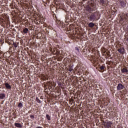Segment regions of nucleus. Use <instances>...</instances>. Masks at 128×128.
I'll return each instance as SVG.
<instances>
[{
  "mask_svg": "<svg viewBox=\"0 0 128 128\" xmlns=\"http://www.w3.org/2000/svg\"><path fill=\"white\" fill-rule=\"evenodd\" d=\"M87 12H88L89 13H87V18L90 20V22H96L100 18V14L98 11H96L94 12V10H96V4L92 2H89L88 6L86 8Z\"/></svg>",
  "mask_w": 128,
  "mask_h": 128,
  "instance_id": "f257e3e1",
  "label": "nucleus"
},
{
  "mask_svg": "<svg viewBox=\"0 0 128 128\" xmlns=\"http://www.w3.org/2000/svg\"><path fill=\"white\" fill-rule=\"evenodd\" d=\"M120 24L123 28H126L128 24V14L122 13L120 18Z\"/></svg>",
  "mask_w": 128,
  "mask_h": 128,
  "instance_id": "f03ea898",
  "label": "nucleus"
},
{
  "mask_svg": "<svg viewBox=\"0 0 128 128\" xmlns=\"http://www.w3.org/2000/svg\"><path fill=\"white\" fill-rule=\"evenodd\" d=\"M20 4H26V6H31L32 4V0H19Z\"/></svg>",
  "mask_w": 128,
  "mask_h": 128,
  "instance_id": "7ed1b4c3",
  "label": "nucleus"
},
{
  "mask_svg": "<svg viewBox=\"0 0 128 128\" xmlns=\"http://www.w3.org/2000/svg\"><path fill=\"white\" fill-rule=\"evenodd\" d=\"M99 4L102 6H108V0H100Z\"/></svg>",
  "mask_w": 128,
  "mask_h": 128,
  "instance_id": "20e7f679",
  "label": "nucleus"
},
{
  "mask_svg": "<svg viewBox=\"0 0 128 128\" xmlns=\"http://www.w3.org/2000/svg\"><path fill=\"white\" fill-rule=\"evenodd\" d=\"M68 70L70 72H74V64L72 62L70 63L68 66Z\"/></svg>",
  "mask_w": 128,
  "mask_h": 128,
  "instance_id": "39448f33",
  "label": "nucleus"
},
{
  "mask_svg": "<svg viewBox=\"0 0 128 128\" xmlns=\"http://www.w3.org/2000/svg\"><path fill=\"white\" fill-rule=\"evenodd\" d=\"M98 72H104V68H106V65L104 64H102V66L100 64L98 65Z\"/></svg>",
  "mask_w": 128,
  "mask_h": 128,
  "instance_id": "423d86ee",
  "label": "nucleus"
},
{
  "mask_svg": "<svg viewBox=\"0 0 128 128\" xmlns=\"http://www.w3.org/2000/svg\"><path fill=\"white\" fill-rule=\"evenodd\" d=\"M9 54H12L14 52H16V48H14V46H10L9 48Z\"/></svg>",
  "mask_w": 128,
  "mask_h": 128,
  "instance_id": "0eeeda50",
  "label": "nucleus"
},
{
  "mask_svg": "<svg viewBox=\"0 0 128 128\" xmlns=\"http://www.w3.org/2000/svg\"><path fill=\"white\" fill-rule=\"evenodd\" d=\"M126 3L124 0H119V6H121V8H126Z\"/></svg>",
  "mask_w": 128,
  "mask_h": 128,
  "instance_id": "6e6552de",
  "label": "nucleus"
},
{
  "mask_svg": "<svg viewBox=\"0 0 128 128\" xmlns=\"http://www.w3.org/2000/svg\"><path fill=\"white\" fill-rule=\"evenodd\" d=\"M75 70L77 72H78L79 74H82V68L80 66L78 65L75 68H74Z\"/></svg>",
  "mask_w": 128,
  "mask_h": 128,
  "instance_id": "1a4fd4ad",
  "label": "nucleus"
},
{
  "mask_svg": "<svg viewBox=\"0 0 128 128\" xmlns=\"http://www.w3.org/2000/svg\"><path fill=\"white\" fill-rule=\"evenodd\" d=\"M34 22L36 24H42L43 22L42 20V18H36V20H34Z\"/></svg>",
  "mask_w": 128,
  "mask_h": 128,
  "instance_id": "9d476101",
  "label": "nucleus"
},
{
  "mask_svg": "<svg viewBox=\"0 0 128 128\" xmlns=\"http://www.w3.org/2000/svg\"><path fill=\"white\" fill-rule=\"evenodd\" d=\"M124 86L122 85V84H118L117 86V90H124Z\"/></svg>",
  "mask_w": 128,
  "mask_h": 128,
  "instance_id": "9b49d317",
  "label": "nucleus"
},
{
  "mask_svg": "<svg viewBox=\"0 0 128 128\" xmlns=\"http://www.w3.org/2000/svg\"><path fill=\"white\" fill-rule=\"evenodd\" d=\"M4 86H6V90H12V86L8 82H5Z\"/></svg>",
  "mask_w": 128,
  "mask_h": 128,
  "instance_id": "f8f14e48",
  "label": "nucleus"
},
{
  "mask_svg": "<svg viewBox=\"0 0 128 128\" xmlns=\"http://www.w3.org/2000/svg\"><path fill=\"white\" fill-rule=\"evenodd\" d=\"M29 32L30 30H28V28H23V30L21 31V32H22L23 34H28V32Z\"/></svg>",
  "mask_w": 128,
  "mask_h": 128,
  "instance_id": "ddd939ff",
  "label": "nucleus"
},
{
  "mask_svg": "<svg viewBox=\"0 0 128 128\" xmlns=\"http://www.w3.org/2000/svg\"><path fill=\"white\" fill-rule=\"evenodd\" d=\"M112 122L111 121H108L106 122V127L107 128H112Z\"/></svg>",
  "mask_w": 128,
  "mask_h": 128,
  "instance_id": "4468645a",
  "label": "nucleus"
},
{
  "mask_svg": "<svg viewBox=\"0 0 128 128\" xmlns=\"http://www.w3.org/2000/svg\"><path fill=\"white\" fill-rule=\"evenodd\" d=\"M91 62L94 64H98V59L96 58H93Z\"/></svg>",
  "mask_w": 128,
  "mask_h": 128,
  "instance_id": "2eb2a0df",
  "label": "nucleus"
},
{
  "mask_svg": "<svg viewBox=\"0 0 128 128\" xmlns=\"http://www.w3.org/2000/svg\"><path fill=\"white\" fill-rule=\"evenodd\" d=\"M94 26H96V24L92 22H91L88 24V28H94Z\"/></svg>",
  "mask_w": 128,
  "mask_h": 128,
  "instance_id": "dca6fc26",
  "label": "nucleus"
},
{
  "mask_svg": "<svg viewBox=\"0 0 128 128\" xmlns=\"http://www.w3.org/2000/svg\"><path fill=\"white\" fill-rule=\"evenodd\" d=\"M118 52H120V54H124V48H119L118 49Z\"/></svg>",
  "mask_w": 128,
  "mask_h": 128,
  "instance_id": "f3484780",
  "label": "nucleus"
},
{
  "mask_svg": "<svg viewBox=\"0 0 128 128\" xmlns=\"http://www.w3.org/2000/svg\"><path fill=\"white\" fill-rule=\"evenodd\" d=\"M6 98V94L4 93H0V100H4Z\"/></svg>",
  "mask_w": 128,
  "mask_h": 128,
  "instance_id": "a211bd4d",
  "label": "nucleus"
},
{
  "mask_svg": "<svg viewBox=\"0 0 128 128\" xmlns=\"http://www.w3.org/2000/svg\"><path fill=\"white\" fill-rule=\"evenodd\" d=\"M18 46V43L13 42V43L12 44V46H13V48H16Z\"/></svg>",
  "mask_w": 128,
  "mask_h": 128,
  "instance_id": "6ab92c4d",
  "label": "nucleus"
},
{
  "mask_svg": "<svg viewBox=\"0 0 128 128\" xmlns=\"http://www.w3.org/2000/svg\"><path fill=\"white\" fill-rule=\"evenodd\" d=\"M14 126H16V128H22V126L20 123H14Z\"/></svg>",
  "mask_w": 128,
  "mask_h": 128,
  "instance_id": "aec40b11",
  "label": "nucleus"
},
{
  "mask_svg": "<svg viewBox=\"0 0 128 128\" xmlns=\"http://www.w3.org/2000/svg\"><path fill=\"white\" fill-rule=\"evenodd\" d=\"M121 72L122 74H126V72H128V70L126 68H122L121 69Z\"/></svg>",
  "mask_w": 128,
  "mask_h": 128,
  "instance_id": "412c9836",
  "label": "nucleus"
},
{
  "mask_svg": "<svg viewBox=\"0 0 128 128\" xmlns=\"http://www.w3.org/2000/svg\"><path fill=\"white\" fill-rule=\"evenodd\" d=\"M64 23H62L60 22L59 24H58V27L60 28H64Z\"/></svg>",
  "mask_w": 128,
  "mask_h": 128,
  "instance_id": "4be33fe9",
  "label": "nucleus"
},
{
  "mask_svg": "<svg viewBox=\"0 0 128 128\" xmlns=\"http://www.w3.org/2000/svg\"><path fill=\"white\" fill-rule=\"evenodd\" d=\"M50 51L54 54V56L56 54V48H54L53 49H51Z\"/></svg>",
  "mask_w": 128,
  "mask_h": 128,
  "instance_id": "5701e85b",
  "label": "nucleus"
},
{
  "mask_svg": "<svg viewBox=\"0 0 128 128\" xmlns=\"http://www.w3.org/2000/svg\"><path fill=\"white\" fill-rule=\"evenodd\" d=\"M69 18H70V16H66V22H70V20H69Z\"/></svg>",
  "mask_w": 128,
  "mask_h": 128,
  "instance_id": "b1692460",
  "label": "nucleus"
},
{
  "mask_svg": "<svg viewBox=\"0 0 128 128\" xmlns=\"http://www.w3.org/2000/svg\"><path fill=\"white\" fill-rule=\"evenodd\" d=\"M60 51L58 50H56V54L54 56H60Z\"/></svg>",
  "mask_w": 128,
  "mask_h": 128,
  "instance_id": "393cba45",
  "label": "nucleus"
},
{
  "mask_svg": "<svg viewBox=\"0 0 128 128\" xmlns=\"http://www.w3.org/2000/svg\"><path fill=\"white\" fill-rule=\"evenodd\" d=\"M18 108H22L24 106L22 105V102H20L18 104Z\"/></svg>",
  "mask_w": 128,
  "mask_h": 128,
  "instance_id": "a878e982",
  "label": "nucleus"
},
{
  "mask_svg": "<svg viewBox=\"0 0 128 128\" xmlns=\"http://www.w3.org/2000/svg\"><path fill=\"white\" fill-rule=\"evenodd\" d=\"M46 118H47L48 120H50V116L48 114L46 115Z\"/></svg>",
  "mask_w": 128,
  "mask_h": 128,
  "instance_id": "bb28decb",
  "label": "nucleus"
},
{
  "mask_svg": "<svg viewBox=\"0 0 128 128\" xmlns=\"http://www.w3.org/2000/svg\"><path fill=\"white\" fill-rule=\"evenodd\" d=\"M5 42H6V44H10V40H8V39H6Z\"/></svg>",
  "mask_w": 128,
  "mask_h": 128,
  "instance_id": "cd10ccee",
  "label": "nucleus"
},
{
  "mask_svg": "<svg viewBox=\"0 0 128 128\" xmlns=\"http://www.w3.org/2000/svg\"><path fill=\"white\" fill-rule=\"evenodd\" d=\"M36 102H38V104H40L42 102V101H40V100L38 99V98L36 97Z\"/></svg>",
  "mask_w": 128,
  "mask_h": 128,
  "instance_id": "c85d7f7f",
  "label": "nucleus"
},
{
  "mask_svg": "<svg viewBox=\"0 0 128 128\" xmlns=\"http://www.w3.org/2000/svg\"><path fill=\"white\" fill-rule=\"evenodd\" d=\"M43 2L46 4V2H50V0H42Z\"/></svg>",
  "mask_w": 128,
  "mask_h": 128,
  "instance_id": "c756f323",
  "label": "nucleus"
},
{
  "mask_svg": "<svg viewBox=\"0 0 128 128\" xmlns=\"http://www.w3.org/2000/svg\"><path fill=\"white\" fill-rule=\"evenodd\" d=\"M88 52H91L92 54V52H94V48H90L88 50Z\"/></svg>",
  "mask_w": 128,
  "mask_h": 128,
  "instance_id": "7c9ffc66",
  "label": "nucleus"
},
{
  "mask_svg": "<svg viewBox=\"0 0 128 128\" xmlns=\"http://www.w3.org/2000/svg\"><path fill=\"white\" fill-rule=\"evenodd\" d=\"M47 28L48 30H54V28H52V26H50L47 27Z\"/></svg>",
  "mask_w": 128,
  "mask_h": 128,
  "instance_id": "2f4dec72",
  "label": "nucleus"
},
{
  "mask_svg": "<svg viewBox=\"0 0 128 128\" xmlns=\"http://www.w3.org/2000/svg\"><path fill=\"white\" fill-rule=\"evenodd\" d=\"M30 118H32V120H34V116L30 115Z\"/></svg>",
  "mask_w": 128,
  "mask_h": 128,
  "instance_id": "473e14b6",
  "label": "nucleus"
},
{
  "mask_svg": "<svg viewBox=\"0 0 128 128\" xmlns=\"http://www.w3.org/2000/svg\"><path fill=\"white\" fill-rule=\"evenodd\" d=\"M126 89H124L122 91V93L123 94H126Z\"/></svg>",
  "mask_w": 128,
  "mask_h": 128,
  "instance_id": "72a5a7b5",
  "label": "nucleus"
},
{
  "mask_svg": "<svg viewBox=\"0 0 128 128\" xmlns=\"http://www.w3.org/2000/svg\"><path fill=\"white\" fill-rule=\"evenodd\" d=\"M92 82V80L90 78H88V83H90V82Z\"/></svg>",
  "mask_w": 128,
  "mask_h": 128,
  "instance_id": "f704fd0d",
  "label": "nucleus"
},
{
  "mask_svg": "<svg viewBox=\"0 0 128 128\" xmlns=\"http://www.w3.org/2000/svg\"><path fill=\"white\" fill-rule=\"evenodd\" d=\"M118 58L120 62H122V58H120V57H118Z\"/></svg>",
  "mask_w": 128,
  "mask_h": 128,
  "instance_id": "c9c22d12",
  "label": "nucleus"
},
{
  "mask_svg": "<svg viewBox=\"0 0 128 128\" xmlns=\"http://www.w3.org/2000/svg\"><path fill=\"white\" fill-rule=\"evenodd\" d=\"M76 50H78V48H76Z\"/></svg>",
  "mask_w": 128,
  "mask_h": 128,
  "instance_id": "e433bc0d",
  "label": "nucleus"
},
{
  "mask_svg": "<svg viewBox=\"0 0 128 128\" xmlns=\"http://www.w3.org/2000/svg\"><path fill=\"white\" fill-rule=\"evenodd\" d=\"M114 14H116V10L115 11H114Z\"/></svg>",
  "mask_w": 128,
  "mask_h": 128,
  "instance_id": "4c0bfd02",
  "label": "nucleus"
},
{
  "mask_svg": "<svg viewBox=\"0 0 128 128\" xmlns=\"http://www.w3.org/2000/svg\"><path fill=\"white\" fill-rule=\"evenodd\" d=\"M28 114H30V111H28Z\"/></svg>",
  "mask_w": 128,
  "mask_h": 128,
  "instance_id": "58836bf2",
  "label": "nucleus"
},
{
  "mask_svg": "<svg viewBox=\"0 0 128 128\" xmlns=\"http://www.w3.org/2000/svg\"><path fill=\"white\" fill-rule=\"evenodd\" d=\"M84 0V2H86V0Z\"/></svg>",
  "mask_w": 128,
  "mask_h": 128,
  "instance_id": "ea45409f",
  "label": "nucleus"
},
{
  "mask_svg": "<svg viewBox=\"0 0 128 128\" xmlns=\"http://www.w3.org/2000/svg\"><path fill=\"white\" fill-rule=\"evenodd\" d=\"M54 42H56L58 41L57 40H56V41L55 40Z\"/></svg>",
  "mask_w": 128,
  "mask_h": 128,
  "instance_id": "a19ab883",
  "label": "nucleus"
}]
</instances>
